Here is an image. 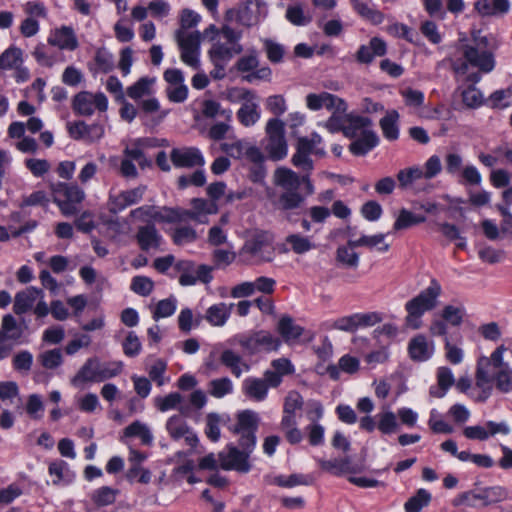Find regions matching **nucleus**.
Segmentation results:
<instances>
[{
    "label": "nucleus",
    "mask_w": 512,
    "mask_h": 512,
    "mask_svg": "<svg viewBox=\"0 0 512 512\" xmlns=\"http://www.w3.org/2000/svg\"><path fill=\"white\" fill-rule=\"evenodd\" d=\"M489 39L480 32L472 34V41L461 46L462 57L452 62V68L458 75H466L469 68H477L482 73L494 70L496 61L492 51L488 49Z\"/></svg>",
    "instance_id": "nucleus-1"
},
{
    "label": "nucleus",
    "mask_w": 512,
    "mask_h": 512,
    "mask_svg": "<svg viewBox=\"0 0 512 512\" xmlns=\"http://www.w3.org/2000/svg\"><path fill=\"white\" fill-rule=\"evenodd\" d=\"M203 37L211 42L208 54L216 61H230L243 51V46L240 43L242 32L229 25H223L218 29L212 24L204 30Z\"/></svg>",
    "instance_id": "nucleus-2"
},
{
    "label": "nucleus",
    "mask_w": 512,
    "mask_h": 512,
    "mask_svg": "<svg viewBox=\"0 0 512 512\" xmlns=\"http://www.w3.org/2000/svg\"><path fill=\"white\" fill-rule=\"evenodd\" d=\"M343 134L355 139L349 146L352 154L362 156L378 144V137L372 130V122L368 117L344 115Z\"/></svg>",
    "instance_id": "nucleus-3"
},
{
    "label": "nucleus",
    "mask_w": 512,
    "mask_h": 512,
    "mask_svg": "<svg viewBox=\"0 0 512 512\" xmlns=\"http://www.w3.org/2000/svg\"><path fill=\"white\" fill-rule=\"evenodd\" d=\"M442 294V286L436 279H431L429 285L418 295L405 303V325L416 330L422 326L423 315L437 307Z\"/></svg>",
    "instance_id": "nucleus-4"
},
{
    "label": "nucleus",
    "mask_w": 512,
    "mask_h": 512,
    "mask_svg": "<svg viewBox=\"0 0 512 512\" xmlns=\"http://www.w3.org/2000/svg\"><path fill=\"white\" fill-rule=\"evenodd\" d=\"M123 368L124 363L120 360L101 361L98 357H91L86 360L71 382L74 386L87 382H104L120 375Z\"/></svg>",
    "instance_id": "nucleus-5"
},
{
    "label": "nucleus",
    "mask_w": 512,
    "mask_h": 512,
    "mask_svg": "<svg viewBox=\"0 0 512 512\" xmlns=\"http://www.w3.org/2000/svg\"><path fill=\"white\" fill-rule=\"evenodd\" d=\"M273 182L284 192L275 202V206L281 210L298 208L303 202V197L298 192L301 184L300 176L286 167H279L274 171Z\"/></svg>",
    "instance_id": "nucleus-6"
},
{
    "label": "nucleus",
    "mask_w": 512,
    "mask_h": 512,
    "mask_svg": "<svg viewBox=\"0 0 512 512\" xmlns=\"http://www.w3.org/2000/svg\"><path fill=\"white\" fill-rule=\"evenodd\" d=\"M229 96L231 99L243 101L242 106L237 111V118L242 125L250 127L259 121V104L254 92L244 88H233L229 91Z\"/></svg>",
    "instance_id": "nucleus-7"
},
{
    "label": "nucleus",
    "mask_w": 512,
    "mask_h": 512,
    "mask_svg": "<svg viewBox=\"0 0 512 512\" xmlns=\"http://www.w3.org/2000/svg\"><path fill=\"white\" fill-rule=\"evenodd\" d=\"M265 130L267 135L265 150L269 158L278 161L286 157L288 147L284 135V123L278 118L269 119Z\"/></svg>",
    "instance_id": "nucleus-8"
},
{
    "label": "nucleus",
    "mask_w": 512,
    "mask_h": 512,
    "mask_svg": "<svg viewBox=\"0 0 512 512\" xmlns=\"http://www.w3.org/2000/svg\"><path fill=\"white\" fill-rule=\"evenodd\" d=\"M234 340L248 353L254 354L261 351H275L281 345L279 338L267 331H257L251 335H237Z\"/></svg>",
    "instance_id": "nucleus-9"
},
{
    "label": "nucleus",
    "mask_w": 512,
    "mask_h": 512,
    "mask_svg": "<svg viewBox=\"0 0 512 512\" xmlns=\"http://www.w3.org/2000/svg\"><path fill=\"white\" fill-rule=\"evenodd\" d=\"M174 266L180 273L179 283L182 286H193L197 282L208 284L213 278L212 267L207 265H196L192 261L180 260Z\"/></svg>",
    "instance_id": "nucleus-10"
},
{
    "label": "nucleus",
    "mask_w": 512,
    "mask_h": 512,
    "mask_svg": "<svg viewBox=\"0 0 512 512\" xmlns=\"http://www.w3.org/2000/svg\"><path fill=\"white\" fill-rule=\"evenodd\" d=\"M507 498V491L501 486L478 488L462 495V501L468 506L485 507Z\"/></svg>",
    "instance_id": "nucleus-11"
},
{
    "label": "nucleus",
    "mask_w": 512,
    "mask_h": 512,
    "mask_svg": "<svg viewBox=\"0 0 512 512\" xmlns=\"http://www.w3.org/2000/svg\"><path fill=\"white\" fill-rule=\"evenodd\" d=\"M511 433V427L506 421H486L483 424L466 426L463 435L469 440L487 441L497 435L507 436Z\"/></svg>",
    "instance_id": "nucleus-12"
},
{
    "label": "nucleus",
    "mask_w": 512,
    "mask_h": 512,
    "mask_svg": "<svg viewBox=\"0 0 512 512\" xmlns=\"http://www.w3.org/2000/svg\"><path fill=\"white\" fill-rule=\"evenodd\" d=\"M176 39L181 50V60L196 69L199 66L201 34L199 31L185 33L178 31Z\"/></svg>",
    "instance_id": "nucleus-13"
},
{
    "label": "nucleus",
    "mask_w": 512,
    "mask_h": 512,
    "mask_svg": "<svg viewBox=\"0 0 512 512\" xmlns=\"http://www.w3.org/2000/svg\"><path fill=\"white\" fill-rule=\"evenodd\" d=\"M305 103L311 111L326 108L334 114H345L347 110V104L342 98L328 92L309 93L305 98Z\"/></svg>",
    "instance_id": "nucleus-14"
},
{
    "label": "nucleus",
    "mask_w": 512,
    "mask_h": 512,
    "mask_svg": "<svg viewBox=\"0 0 512 512\" xmlns=\"http://www.w3.org/2000/svg\"><path fill=\"white\" fill-rule=\"evenodd\" d=\"M73 109L81 115H91L95 109L107 110L108 99L103 93L92 94L87 91L78 93L73 99Z\"/></svg>",
    "instance_id": "nucleus-15"
},
{
    "label": "nucleus",
    "mask_w": 512,
    "mask_h": 512,
    "mask_svg": "<svg viewBox=\"0 0 512 512\" xmlns=\"http://www.w3.org/2000/svg\"><path fill=\"white\" fill-rule=\"evenodd\" d=\"M166 430L170 437L176 441L183 439L185 444L192 448L198 444V437L180 415H173L168 418Z\"/></svg>",
    "instance_id": "nucleus-16"
},
{
    "label": "nucleus",
    "mask_w": 512,
    "mask_h": 512,
    "mask_svg": "<svg viewBox=\"0 0 512 512\" xmlns=\"http://www.w3.org/2000/svg\"><path fill=\"white\" fill-rule=\"evenodd\" d=\"M220 468L223 470H236L239 472H248L250 465L248 463V453L239 451L237 448L229 446L227 450L219 453Z\"/></svg>",
    "instance_id": "nucleus-17"
},
{
    "label": "nucleus",
    "mask_w": 512,
    "mask_h": 512,
    "mask_svg": "<svg viewBox=\"0 0 512 512\" xmlns=\"http://www.w3.org/2000/svg\"><path fill=\"white\" fill-rule=\"evenodd\" d=\"M170 158L176 167H202L205 164L201 151L196 147L174 148Z\"/></svg>",
    "instance_id": "nucleus-18"
},
{
    "label": "nucleus",
    "mask_w": 512,
    "mask_h": 512,
    "mask_svg": "<svg viewBox=\"0 0 512 512\" xmlns=\"http://www.w3.org/2000/svg\"><path fill=\"white\" fill-rule=\"evenodd\" d=\"M191 209L184 210L185 221L191 219L195 222L205 224L208 222V216L218 212V205L214 201L203 198H193L190 202Z\"/></svg>",
    "instance_id": "nucleus-19"
},
{
    "label": "nucleus",
    "mask_w": 512,
    "mask_h": 512,
    "mask_svg": "<svg viewBox=\"0 0 512 512\" xmlns=\"http://www.w3.org/2000/svg\"><path fill=\"white\" fill-rule=\"evenodd\" d=\"M435 351L434 342L419 334L413 337L408 344L409 356L413 361L424 362L429 360Z\"/></svg>",
    "instance_id": "nucleus-20"
},
{
    "label": "nucleus",
    "mask_w": 512,
    "mask_h": 512,
    "mask_svg": "<svg viewBox=\"0 0 512 512\" xmlns=\"http://www.w3.org/2000/svg\"><path fill=\"white\" fill-rule=\"evenodd\" d=\"M68 132L75 140L93 142L103 137L104 128L98 124L88 126L84 122L78 121L69 126Z\"/></svg>",
    "instance_id": "nucleus-21"
},
{
    "label": "nucleus",
    "mask_w": 512,
    "mask_h": 512,
    "mask_svg": "<svg viewBox=\"0 0 512 512\" xmlns=\"http://www.w3.org/2000/svg\"><path fill=\"white\" fill-rule=\"evenodd\" d=\"M258 415L251 410H245L238 414L237 424L234 428V432L241 434L247 433V439L249 440V446H255L256 437L255 430L257 429Z\"/></svg>",
    "instance_id": "nucleus-22"
},
{
    "label": "nucleus",
    "mask_w": 512,
    "mask_h": 512,
    "mask_svg": "<svg viewBox=\"0 0 512 512\" xmlns=\"http://www.w3.org/2000/svg\"><path fill=\"white\" fill-rule=\"evenodd\" d=\"M386 53V44L380 38L374 37L366 45L359 47L356 53V59L359 63L369 64L377 56H383Z\"/></svg>",
    "instance_id": "nucleus-23"
},
{
    "label": "nucleus",
    "mask_w": 512,
    "mask_h": 512,
    "mask_svg": "<svg viewBox=\"0 0 512 512\" xmlns=\"http://www.w3.org/2000/svg\"><path fill=\"white\" fill-rule=\"evenodd\" d=\"M42 294V290L30 286L23 291L18 292L14 298L13 311L17 315H22L29 311L37 298Z\"/></svg>",
    "instance_id": "nucleus-24"
},
{
    "label": "nucleus",
    "mask_w": 512,
    "mask_h": 512,
    "mask_svg": "<svg viewBox=\"0 0 512 512\" xmlns=\"http://www.w3.org/2000/svg\"><path fill=\"white\" fill-rule=\"evenodd\" d=\"M474 9L482 17L499 16L509 11L510 3L508 0H477Z\"/></svg>",
    "instance_id": "nucleus-25"
},
{
    "label": "nucleus",
    "mask_w": 512,
    "mask_h": 512,
    "mask_svg": "<svg viewBox=\"0 0 512 512\" xmlns=\"http://www.w3.org/2000/svg\"><path fill=\"white\" fill-rule=\"evenodd\" d=\"M268 386L262 378L248 377L242 383L244 395L254 401L262 402L268 396Z\"/></svg>",
    "instance_id": "nucleus-26"
},
{
    "label": "nucleus",
    "mask_w": 512,
    "mask_h": 512,
    "mask_svg": "<svg viewBox=\"0 0 512 512\" xmlns=\"http://www.w3.org/2000/svg\"><path fill=\"white\" fill-rule=\"evenodd\" d=\"M234 304L220 302L211 305L205 313L206 321L214 327H223L230 318Z\"/></svg>",
    "instance_id": "nucleus-27"
},
{
    "label": "nucleus",
    "mask_w": 512,
    "mask_h": 512,
    "mask_svg": "<svg viewBox=\"0 0 512 512\" xmlns=\"http://www.w3.org/2000/svg\"><path fill=\"white\" fill-rule=\"evenodd\" d=\"M220 361L225 367L230 369L231 373L237 378L250 369L242 356L232 349L223 350L220 355Z\"/></svg>",
    "instance_id": "nucleus-28"
},
{
    "label": "nucleus",
    "mask_w": 512,
    "mask_h": 512,
    "mask_svg": "<svg viewBox=\"0 0 512 512\" xmlns=\"http://www.w3.org/2000/svg\"><path fill=\"white\" fill-rule=\"evenodd\" d=\"M506 351L507 348L504 345L498 346L489 357L482 356L477 362V367L488 369L490 373L509 367V363L504 361Z\"/></svg>",
    "instance_id": "nucleus-29"
},
{
    "label": "nucleus",
    "mask_w": 512,
    "mask_h": 512,
    "mask_svg": "<svg viewBox=\"0 0 512 512\" xmlns=\"http://www.w3.org/2000/svg\"><path fill=\"white\" fill-rule=\"evenodd\" d=\"M137 240L142 250L148 251L157 249L162 241L161 235L154 226H144L139 228Z\"/></svg>",
    "instance_id": "nucleus-30"
},
{
    "label": "nucleus",
    "mask_w": 512,
    "mask_h": 512,
    "mask_svg": "<svg viewBox=\"0 0 512 512\" xmlns=\"http://www.w3.org/2000/svg\"><path fill=\"white\" fill-rule=\"evenodd\" d=\"M277 331L286 343H291L299 339L303 328L295 324L290 316H283L278 322Z\"/></svg>",
    "instance_id": "nucleus-31"
},
{
    "label": "nucleus",
    "mask_w": 512,
    "mask_h": 512,
    "mask_svg": "<svg viewBox=\"0 0 512 512\" xmlns=\"http://www.w3.org/2000/svg\"><path fill=\"white\" fill-rule=\"evenodd\" d=\"M156 79L154 77H141L133 85L129 86L126 93L129 98L139 100L143 97L150 96L153 93V86Z\"/></svg>",
    "instance_id": "nucleus-32"
},
{
    "label": "nucleus",
    "mask_w": 512,
    "mask_h": 512,
    "mask_svg": "<svg viewBox=\"0 0 512 512\" xmlns=\"http://www.w3.org/2000/svg\"><path fill=\"white\" fill-rule=\"evenodd\" d=\"M22 334L21 326L18 325L16 319L11 314H7L2 318L0 344L5 340L17 341L21 338Z\"/></svg>",
    "instance_id": "nucleus-33"
},
{
    "label": "nucleus",
    "mask_w": 512,
    "mask_h": 512,
    "mask_svg": "<svg viewBox=\"0 0 512 512\" xmlns=\"http://www.w3.org/2000/svg\"><path fill=\"white\" fill-rule=\"evenodd\" d=\"M493 375L488 369L476 367L475 385L481 390L478 399L486 401L492 394L493 390Z\"/></svg>",
    "instance_id": "nucleus-34"
},
{
    "label": "nucleus",
    "mask_w": 512,
    "mask_h": 512,
    "mask_svg": "<svg viewBox=\"0 0 512 512\" xmlns=\"http://www.w3.org/2000/svg\"><path fill=\"white\" fill-rule=\"evenodd\" d=\"M385 234L379 233L375 235H362L358 239H350L349 245L354 247H368L370 249L377 248L380 252L389 250L390 245L385 243Z\"/></svg>",
    "instance_id": "nucleus-35"
},
{
    "label": "nucleus",
    "mask_w": 512,
    "mask_h": 512,
    "mask_svg": "<svg viewBox=\"0 0 512 512\" xmlns=\"http://www.w3.org/2000/svg\"><path fill=\"white\" fill-rule=\"evenodd\" d=\"M420 179H424V177L422 175V167L419 165L406 167L397 173L398 185L403 190L412 188L414 183Z\"/></svg>",
    "instance_id": "nucleus-36"
},
{
    "label": "nucleus",
    "mask_w": 512,
    "mask_h": 512,
    "mask_svg": "<svg viewBox=\"0 0 512 512\" xmlns=\"http://www.w3.org/2000/svg\"><path fill=\"white\" fill-rule=\"evenodd\" d=\"M437 383L438 388H432L431 394L435 397L442 398L448 389L455 383V378L452 370L446 366H441L437 369Z\"/></svg>",
    "instance_id": "nucleus-37"
},
{
    "label": "nucleus",
    "mask_w": 512,
    "mask_h": 512,
    "mask_svg": "<svg viewBox=\"0 0 512 512\" xmlns=\"http://www.w3.org/2000/svg\"><path fill=\"white\" fill-rule=\"evenodd\" d=\"M354 10L363 18L374 24H380L383 21V14L371 7V0H351Z\"/></svg>",
    "instance_id": "nucleus-38"
},
{
    "label": "nucleus",
    "mask_w": 512,
    "mask_h": 512,
    "mask_svg": "<svg viewBox=\"0 0 512 512\" xmlns=\"http://www.w3.org/2000/svg\"><path fill=\"white\" fill-rule=\"evenodd\" d=\"M125 437H138L143 445L150 446L153 443V434L147 424L134 421L124 430Z\"/></svg>",
    "instance_id": "nucleus-39"
},
{
    "label": "nucleus",
    "mask_w": 512,
    "mask_h": 512,
    "mask_svg": "<svg viewBox=\"0 0 512 512\" xmlns=\"http://www.w3.org/2000/svg\"><path fill=\"white\" fill-rule=\"evenodd\" d=\"M280 430L284 434L285 439L292 445L300 443L303 439V434L298 428L296 418L282 417Z\"/></svg>",
    "instance_id": "nucleus-40"
},
{
    "label": "nucleus",
    "mask_w": 512,
    "mask_h": 512,
    "mask_svg": "<svg viewBox=\"0 0 512 512\" xmlns=\"http://www.w3.org/2000/svg\"><path fill=\"white\" fill-rule=\"evenodd\" d=\"M146 139H137L124 150V156L135 161L141 168L151 166V160L147 159L143 153L142 147L146 145Z\"/></svg>",
    "instance_id": "nucleus-41"
},
{
    "label": "nucleus",
    "mask_w": 512,
    "mask_h": 512,
    "mask_svg": "<svg viewBox=\"0 0 512 512\" xmlns=\"http://www.w3.org/2000/svg\"><path fill=\"white\" fill-rule=\"evenodd\" d=\"M183 400V397L178 392H172L165 396H157L153 399V403L155 408L160 412H167L174 409H179L182 413H184L183 409L180 408V404Z\"/></svg>",
    "instance_id": "nucleus-42"
},
{
    "label": "nucleus",
    "mask_w": 512,
    "mask_h": 512,
    "mask_svg": "<svg viewBox=\"0 0 512 512\" xmlns=\"http://www.w3.org/2000/svg\"><path fill=\"white\" fill-rule=\"evenodd\" d=\"M285 17L295 26H306L312 20L311 15L305 11L302 3L289 5L286 9Z\"/></svg>",
    "instance_id": "nucleus-43"
},
{
    "label": "nucleus",
    "mask_w": 512,
    "mask_h": 512,
    "mask_svg": "<svg viewBox=\"0 0 512 512\" xmlns=\"http://www.w3.org/2000/svg\"><path fill=\"white\" fill-rule=\"evenodd\" d=\"M233 390V382L228 377L213 379L208 383V393L214 398H223L232 394Z\"/></svg>",
    "instance_id": "nucleus-44"
},
{
    "label": "nucleus",
    "mask_w": 512,
    "mask_h": 512,
    "mask_svg": "<svg viewBox=\"0 0 512 512\" xmlns=\"http://www.w3.org/2000/svg\"><path fill=\"white\" fill-rule=\"evenodd\" d=\"M399 114L397 111H389L385 117L380 120V127L383 135L388 140H396L399 137L398 122Z\"/></svg>",
    "instance_id": "nucleus-45"
},
{
    "label": "nucleus",
    "mask_w": 512,
    "mask_h": 512,
    "mask_svg": "<svg viewBox=\"0 0 512 512\" xmlns=\"http://www.w3.org/2000/svg\"><path fill=\"white\" fill-rule=\"evenodd\" d=\"M153 221L177 223L185 221L184 209L162 207L156 208L153 213Z\"/></svg>",
    "instance_id": "nucleus-46"
},
{
    "label": "nucleus",
    "mask_w": 512,
    "mask_h": 512,
    "mask_svg": "<svg viewBox=\"0 0 512 512\" xmlns=\"http://www.w3.org/2000/svg\"><path fill=\"white\" fill-rule=\"evenodd\" d=\"M22 62V50L14 46L9 47L0 55V71L17 68Z\"/></svg>",
    "instance_id": "nucleus-47"
},
{
    "label": "nucleus",
    "mask_w": 512,
    "mask_h": 512,
    "mask_svg": "<svg viewBox=\"0 0 512 512\" xmlns=\"http://www.w3.org/2000/svg\"><path fill=\"white\" fill-rule=\"evenodd\" d=\"M144 194V188L137 187L124 191L115 197L114 202L117 210H123L126 207L138 203Z\"/></svg>",
    "instance_id": "nucleus-48"
},
{
    "label": "nucleus",
    "mask_w": 512,
    "mask_h": 512,
    "mask_svg": "<svg viewBox=\"0 0 512 512\" xmlns=\"http://www.w3.org/2000/svg\"><path fill=\"white\" fill-rule=\"evenodd\" d=\"M431 494L426 489H419L416 494L410 497L404 505L405 512H420L428 506L431 501Z\"/></svg>",
    "instance_id": "nucleus-49"
},
{
    "label": "nucleus",
    "mask_w": 512,
    "mask_h": 512,
    "mask_svg": "<svg viewBox=\"0 0 512 512\" xmlns=\"http://www.w3.org/2000/svg\"><path fill=\"white\" fill-rule=\"evenodd\" d=\"M493 383L495 388L501 393L512 392V368L511 366L505 369L492 372Z\"/></svg>",
    "instance_id": "nucleus-50"
},
{
    "label": "nucleus",
    "mask_w": 512,
    "mask_h": 512,
    "mask_svg": "<svg viewBox=\"0 0 512 512\" xmlns=\"http://www.w3.org/2000/svg\"><path fill=\"white\" fill-rule=\"evenodd\" d=\"M286 244L296 254H304L315 248L314 243L309 237L300 234H291L286 237Z\"/></svg>",
    "instance_id": "nucleus-51"
},
{
    "label": "nucleus",
    "mask_w": 512,
    "mask_h": 512,
    "mask_svg": "<svg viewBox=\"0 0 512 512\" xmlns=\"http://www.w3.org/2000/svg\"><path fill=\"white\" fill-rule=\"evenodd\" d=\"M304 405L303 397L297 391H290L286 395L283 404L282 417L296 418V411Z\"/></svg>",
    "instance_id": "nucleus-52"
},
{
    "label": "nucleus",
    "mask_w": 512,
    "mask_h": 512,
    "mask_svg": "<svg viewBox=\"0 0 512 512\" xmlns=\"http://www.w3.org/2000/svg\"><path fill=\"white\" fill-rule=\"evenodd\" d=\"M312 478L303 474H291L288 476L278 475L272 480V483L285 488H292L299 485H309Z\"/></svg>",
    "instance_id": "nucleus-53"
},
{
    "label": "nucleus",
    "mask_w": 512,
    "mask_h": 512,
    "mask_svg": "<svg viewBox=\"0 0 512 512\" xmlns=\"http://www.w3.org/2000/svg\"><path fill=\"white\" fill-rule=\"evenodd\" d=\"M463 305H446L441 312V318L452 326H460L465 316Z\"/></svg>",
    "instance_id": "nucleus-54"
},
{
    "label": "nucleus",
    "mask_w": 512,
    "mask_h": 512,
    "mask_svg": "<svg viewBox=\"0 0 512 512\" xmlns=\"http://www.w3.org/2000/svg\"><path fill=\"white\" fill-rule=\"evenodd\" d=\"M202 114L208 118L221 117L226 121H231L232 111L223 109L220 103L214 100H205L202 104Z\"/></svg>",
    "instance_id": "nucleus-55"
},
{
    "label": "nucleus",
    "mask_w": 512,
    "mask_h": 512,
    "mask_svg": "<svg viewBox=\"0 0 512 512\" xmlns=\"http://www.w3.org/2000/svg\"><path fill=\"white\" fill-rule=\"evenodd\" d=\"M425 221V216L415 215L407 209H401L396 221L394 222L393 228L395 230H402Z\"/></svg>",
    "instance_id": "nucleus-56"
},
{
    "label": "nucleus",
    "mask_w": 512,
    "mask_h": 512,
    "mask_svg": "<svg viewBox=\"0 0 512 512\" xmlns=\"http://www.w3.org/2000/svg\"><path fill=\"white\" fill-rule=\"evenodd\" d=\"M176 308L177 299L174 296L160 300L153 311V319L158 321L161 318L170 317L175 313Z\"/></svg>",
    "instance_id": "nucleus-57"
},
{
    "label": "nucleus",
    "mask_w": 512,
    "mask_h": 512,
    "mask_svg": "<svg viewBox=\"0 0 512 512\" xmlns=\"http://www.w3.org/2000/svg\"><path fill=\"white\" fill-rule=\"evenodd\" d=\"M71 339L66 344V354L73 355L82 348H87L91 344V337L88 334L79 332H70Z\"/></svg>",
    "instance_id": "nucleus-58"
},
{
    "label": "nucleus",
    "mask_w": 512,
    "mask_h": 512,
    "mask_svg": "<svg viewBox=\"0 0 512 512\" xmlns=\"http://www.w3.org/2000/svg\"><path fill=\"white\" fill-rule=\"evenodd\" d=\"M130 288L134 293L146 297L153 291L154 282L146 276H135L131 280Z\"/></svg>",
    "instance_id": "nucleus-59"
},
{
    "label": "nucleus",
    "mask_w": 512,
    "mask_h": 512,
    "mask_svg": "<svg viewBox=\"0 0 512 512\" xmlns=\"http://www.w3.org/2000/svg\"><path fill=\"white\" fill-rule=\"evenodd\" d=\"M462 101L468 108H478L483 103V94L473 85L462 91Z\"/></svg>",
    "instance_id": "nucleus-60"
},
{
    "label": "nucleus",
    "mask_w": 512,
    "mask_h": 512,
    "mask_svg": "<svg viewBox=\"0 0 512 512\" xmlns=\"http://www.w3.org/2000/svg\"><path fill=\"white\" fill-rule=\"evenodd\" d=\"M356 247L349 245L340 246L337 249V260L347 266L357 267L359 263L358 254L354 251Z\"/></svg>",
    "instance_id": "nucleus-61"
},
{
    "label": "nucleus",
    "mask_w": 512,
    "mask_h": 512,
    "mask_svg": "<svg viewBox=\"0 0 512 512\" xmlns=\"http://www.w3.org/2000/svg\"><path fill=\"white\" fill-rule=\"evenodd\" d=\"M378 421V429L383 434L394 433L398 428L396 415L392 411H384L380 413Z\"/></svg>",
    "instance_id": "nucleus-62"
},
{
    "label": "nucleus",
    "mask_w": 512,
    "mask_h": 512,
    "mask_svg": "<svg viewBox=\"0 0 512 512\" xmlns=\"http://www.w3.org/2000/svg\"><path fill=\"white\" fill-rule=\"evenodd\" d=\"M442 171V162L438 155L430 156L422 167L424 179L430 180L438 176Z\"/></svg>",
    "instance_id": "nucleus-63"
},
{
    "label": "nucleus",
    "mask_w": 512,
    "mask_h": 512,
    "mask_svg": "<svg viewBox=\"0 0 512 512\" xmlns=\"http://www.w3.org/2000/svg\"><path fill=\"white\" fill-rule=\"evenodd\" d=\"M490 102L493 107L506 108L512 104V88L497 90L490 96Z\"/></svg>",
    "instance_id": "nucleus-64"
}]
</instances>
